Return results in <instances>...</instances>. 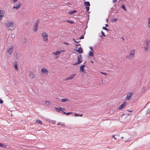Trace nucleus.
I'll list each match as a JSON object with an SVG mask.
<instances>
[{
  "instance_id": "473e14b6",
  "label": "nucleus",
  "mask_w": 150,
  "mask_h": 150,
  "mask_svg": "<svg viewBox=\"0 0 150 150\" xmlns=\"http://www.w3.org/2000/svg\"><path fill=\"white\" fill-rule=\"evenodd\" d=\"M57 125H60L62 126H64V124L63 123V124H60V123H59L57 124Z\"/></svg>"
},
{
  "instance_id": "8fccbe9b",
  "label": "nucleus",
  "mask_w": 150,
  "mask_h": 150,
  "mask_svg": "<svg viewBox=\"0 0 150 150\" xmlns=\"http://www.w3.org/2000/svg\"><path fill=\"white\" fill-rule=\"evenodd\" d=\"M112 137L113 138H114L115 139H117L115 137V136H114V135H112Z\"/></svg>"
},
{
  "instance_id": "6ab92c4d",
  "label": "nucleus",
  "mask_w": 150,
  "mask_h": 150,
  "mask_svg": "<svg viewBox=\"0 0 150 150\" xmlns=\"http://www.w3.org/2000/svg\"><path fill=\"white\" fill-rule=\"evenodd\" d=\"M35 122L37 123L39 125H41L42 124V122L39 120H36Z\"/></svg>"
},
{
  "instance_id": "774afa93",
  "label": "nucleus",
  "mask_w": 150,
  "mask_h": 150,
  "mask_svg": "<svg viewBox=\"0 0 150 150\" xmlns=\"http://www.w3.org/2000/svg\"><path fill=\"white\" fill-rule=\"evenodd\" d=\"M57 99H58V100H59V99H58V98H57Z\"/></svg>"
},
{
  "instance_id": "4be33fe9",
  "label": "nucleus",
  "mask_w": 150,
  "mask_h": 150,
  "mask_svg": "<svg viewBox=\"0 0 150 150\" xmlns=\"http://www.w3.org/2000/svg\"><path fill=\"white\" fill-rule=\"evenodd\" d=\"M76 10H74L73 11H69V13L70 14H72L75 13H76Z\"/></svg>"
},
{
  "instance_id": "bf43d9fd",
  "label": "nucleus",
  "mask_w": 150,
  "mask_h": 150,
  "mask_svg": "<svg viewBox=\"0 0 150 150\" xmlns=\"http://www.w3.org/2000/svg\"><path fill=\"white\" fill-rule=\"evenodd\" d=\"M100 37L101 38H103V36H102L101 35H100Z\"/></svg>"
},
{
  "instance_id": "20e7f679",
  "label": "nucleus",
  "mask_w": 150,
  "mask_h": 150,
  "mask_svg": "<svg viewBox=\"0 0 150 150\" xmlns=\"http://www.w3.org/2000/svg\"><path fill=\"white\" fill-rule=\"evenodd\" d=\"M15 5L16 6H14L13 7V8L16 9V10H18L19 8L21 6V3H20V4H16Z\"/></svg>"
},
{
  "instance_id": "a211bd4d",
  "label": "nucleus",
  "mask_w": 150,
  "mask_h": 150,
  "mask_svg": "<svg viewBox=\"0 0 150 150\" xmlns=\"http://www.w3.org/2000/svg\"><path fill=\"white\" fill-rule=\"evenodd\" d=\"M38 27V25H35L34 28L33 29L34 31L35 32H37V31Z\"/></svg>"
},
{
  "instance_id": "4c0bfd02",
  "label": "nucleus",
  "mask_w": 150,
  "mask_h": 150,
  "mask_svg": "<svg viewBox=\"0 0 150 150\" xmlns=\"http://www.w3.org/2000/svg\"><path fill=\"white\" fill-rule=\"evenodd\" d=\"M103 29H104V30H105L107 31H108V30L106 28V27H103Z\"/></svg>"
},
{
  "instance_id": "79ce46f5",
  "label": "nucleus",
  "mask_w": 150,
  "mask_h": 150,
  "mask_svg": "<svg viewBox=\"0 0 150 150\" xmlns=\"http://www.w3.org/2000/svg\"><path fill=\"white\" fill-rule=\"evenodd\" d=\"M101 33H102V34L103 36H106L105 35L104 33L102 31H101Z\"/></svg>"
},
{
  "instance_id": "f03ea898",
  "label": "nucleus",
  "mask_w": 150,
  "mask_h": 150,
  "mask_svg": "<svg viewBox=\"0 0 150 150\" xmlns=\"http://www.w3.org/2000/svg\"><path fill=\"white\" fill-rule=\"evenodd\" d=\"M13 25V23L12 21H9L6 24V27L7 28L12 27Z\"/></svg>"
},
{
  "instance_id": "412c9836",
  "label": "nucleus",
  "mask_w": 150,
  "mask_h": 150,
  "mask_svg": "<svg viewBox=\"0 0 150 150\" xmlns=\"http://www.w3.org/2000/svg\"><path fill=\"white\" fill-rule=\"evenodd\" d=\"M61 101L62 102H65L67 101H69V100L67 98L62 99Z\"/></svg>"
},
{
  "instance_id": "f3484780",
  "label": "nucleus",
  "mask_w": 150,
  "mask_h": 150,
  "mask_svg": "<svg viewBox=\"0 0 150 150\" xmlns=\"http://www.w3.org/2000/svg\"><path fill=\"white\" fill-rule=\"evenodd\" d=\"M147 25L148 28H150V17H149L148 19Z\"/></svg>"
},
{
  "instance_id": "7ed1b4c3",
  "label": "nucleus",
  "mask_w": 150,
  "mask_h": 150,
  "mask_svg": "<svg viewBox=\"0 0 150 150\" xmlns=\"http://www.w3.org/2000/svg\"><path fill=\"white\" fill-rule=\"evenodd\" d=\"M13 46H11L7 50V52L9 53L10 55L11 54L13 51Z\"/></svg>"
},
{
  "instance_id": "49530a36",
  "label": "nucleus",
  "mask_w": 150,
  "mask_h": 150,
  "mask_svg": "<svg viewBox=\"0 0 150 150\" xmlns=\"http://www.w3.org/2000/svg\"><path fill=\"white\" fill-rule=\"evenodd\" d=\"M147 112L148 113H150V108L148 109L147 110Z\"/></svg>"
},
{
  "instance_id": "f8f14e48",
  "label": "nucleus",
  "mask_w": 150,
  "mask_h": 150,
  "mask_svg": "<svg viewBox=\"0 0 150 150\" xmlns=\"http://www.w3.org/2000/svg\"><path fill=\"white\" fill-rule=\"evenodd\" d=\"M30 76L32 78H34L35 77V74L32 72H30L29 74Z\"/></svg>"
},
{
  "instance_id": "b1692460",
  "label": "nucleus",
  "mask_w": 150,
  "mask_h": 150,
  "mask_svg": "<svg viewBox=\"0 0 150 150\" xmlns=\"http://www.w3.org/2000/svg\"><path fill=\"white\" fill-rule=\"evenodd\" d=\"M146 45H149V44L150 43V40H146L145 42Z\"/></svg>"
},
{
  "instance_id": "603ef678",
  "label": "nucleus",
  "mask_w": 150,
  "mask_h": 150,
  "mask_svg": "<svg viewBox=\"0 0 150 150\" xmlns=\"http://www.w3.org/2000/svg\"><path fill=\"white\" fill-rule=\"evenodd\" d=\"M132 55L134 54V51H133L132 50Z\"/></svg>"
},
{
  "instance_id": "dca6fc26",
  "label": "nucleus",
  "mask_w": 150,
  "mask_h": 150,
  "mask_svg": "<svg viewBox=\"0 0 150 150\" xmlns=\"http://www.w3.org/2000/svg\"><path fill=\"white\" fill-rule=\"evenodd\" d=\"M85 66V65H83L81 66L80 67V71L81 72L82 71H83V70H84V68Z\"/></svg>"
},
{
  "instance_id": "338daca9",
  "label": "nucleus",
  "mask_w": 150,
  "mask_h": 150,
  "mask_svg": "<svg viewBox=\"0 0 150 150\" xmlns=\"http://www.w3.org/2000/svg\"><path fill=\"white\" fill-rule=\"evenodd\" d=\"M121 138H122H122H123V137H121Z\"/></svg>"
},
{
  "instance_id": "a18cd8bd",
  "label": "nucleus",
  "mask_w": 150,
  "mask_h": 150,
  "mask_svg": "<svg viewBox=\"0 0 150 150\" xmlns=\"http://www.w3.org/2000/svg\"><path fill=\"white\" fill-rule=\"evenodd\" d=\"M25 41L23 42V43H25L27 41V39L26 38H24Z\"/></svg>"
},
{
  "instance_id": "39448f33",
  "label": "nucleus",
  "mask_w": 150,
  "mask_h": 150,
  "mask_svg": "<svg viewBox=\"0 0 150 150\" xmlns=\"http://www.w3.org/2000/svg\"><path fill=\"white\" fill-rule=\"evenodd\" d=\"M76 74H75L71 75L70 77H68L65 80H71L73 79L74 78V76L76 75Z\"/></svg>"
},
{
  "instance_id": "de8ad7c7",
  "label": "nucleus",
  "mask_w": 150,
  "mask_h": 150,
  "mask_svg": "<svg viewBox=\"0 0 150 150\" xmlns=\"http://www.w3.org/2000/svg\"><path fill=\"white\" fill-rule=\"evenodd\" d=\"M90 50L93 52V48L91 46L90 47Z\"/></svg>"
},
{
  "instance_id": "a878e982",
  "label": "nucleus",
  "mask_w": 150,
  "mask_h": 150,
  "mask_svg": "<svg viewBox=\"0 0 150 150\" xmlns=\"http://www.w3.org/2000/svg\"><path fill=\"white\" fill-rule=\"evenodd\" d=\"M117 19L116 18H112L111 20V22H115L117 21Z\"/></svg>"
},
{
  "instance_id": "a19ab883",
  "label": "nucleus",
  "mask_w": 150,
  "mask_h": 150,
  "mask_svg": "<svg viewBox=\"0 0 150 150\" xmlns=\"http://www.w3.org/2000/svg\"><path fill=\"white\" fill-rule=\"evenodd\" d=\"M51 122L52 123L54 124H55V122H56L55 121L52 120H51V122Z\"/></svg>"
},
{
  "instance_id": "e433bc0d",
  "label": "nucleus",
  "mask_w": 150,
  "mask_h": 150,
  "mask_svg": "<svg viewBox=\"0 0 150 150\" xmlns=\"http://www.w3.org/2000/svg\"><path fill=\"white\" fill-rule=\"evenodd\" d=\"M67 21L69 22V23H70L71 24H73L74 23V22L72 21L67 20Z\"/></svg>"
},
{
  "instance_id": "e2e57ef3",
  "label": "nucleus",
  "mask_w": 150,
  "mask_h": 150,
  "mask_svg": "<svg viewBox=\"0 0 150 150\" xmlns=\"http://www.w3.org/2000/svg\"><path fill=\"white\" fill-rule=\"evenodd\" d=\"M91 62L92 63H93V61H91Z\"/></svg>"
},
{
  "instance_id": "5701e85b",
  "label": "nucleus",
  "mask_w": 150,
  "mask_h": 150,
  "mask_svg": "<svg viewBox=\"0 0 150 150\" xmlns=\"http://www.w3.org/2000/svg\"><path fill=\"white\" fill-rule=\"evenodd\" d=\"M14 67L16 70H18L17 62H15Z\"/></svg>"
},
{
  "instance_id": "423d86ee",
  "label": "nucleus",
  "mask_w": 150,
  "mask_h": 150,
  "mask_svg": "<svg viewBox=\"0 0 150 150\" xmlns=\"http://www.w3.org/2000/svg\"><path fill=\"white\" fill-rule=\"evenodd\" d=\"M131 97V92L129 93L127 95L126 98V100H127L129 99Z\"/></svg>"
},
{
  "instance_id": "c03bdc74",
  "label": "nucleus",
  "mask_w": 150,
  "mask_h": 150,
  "mask_svg": "<svg viewBox=\"0 0 150 150\" xmlns=\"http://www.w3.org/2000/svg\"><path fill=\"white\" fill-rule=\"evenodd\" d=\"M3 103V100L1 98H0V103L1 104H2Z\"/></svg>"
},
{
  "instance_id": "864d4df0",
  "label": "nucleus",
  "mask_w": 150,
  "mask_h": 150,
  "mask_svg": "<svg viewBox=\"0 0 150 150\" xmlns=\"http://www.w3.org/2000/svg\"><path fill=\"white\" fill-rule=\"evenodd\" d=\"M130 139H129V140L128 139V140H124V141H125V142H128L130 141Z\"/></svg>"
},
{
  "instance_id": "69168bd1",
  "label": "nucleus",
  "mask_w": 150,
  "mask_h": 150,
  "mask_svg": "<svg viewBox=\"0 0 150 150\" xmlns=\"http://www.w3.org/2000/svg\"><path fill=\"white\" fill-rule=\"evenodd\" d=\"M129 112H131V110H130V111H129Z\"/></svg>"
},
{
  "instance_id": "58836bf2",
  "label": "nucleus",
  "mask_w": 150,
  "mask_h": 150,
  "mask_svg": "<svg viewBox=\"0 0 150 150\" xmlns=\"http://www.w3.org/2000/svg\"><path fill=\"white\" fill-rule=\"evenodd\" d=\"M73 40H74V41H75V42L76 43H78V42H80V41H78V40H75L74 39H73Z\"/></svg>"
},
{
  "instance_id": "c756f323",
  "label": "nucleus",
  "mask_w": 150,
  "mask_h": 150,
  "mask_svg": "<svg viewBox=\"0 0 150 150\" xmlns=\"http://www.w3.org/2000/svg\"><path fill=\"white\" fill-rule=\"evenodd\" d=\"M83 115V114H80V115H79L78 114H77V113H75V116H80V117H81Z\"/></svg>"
},
{
  "instance_id": "7c9ffc66",
  "label": "nucleus",
  "mask_w": 150,
  "mask_h": 150,
  "mask_svg": "<svg viewBox=\"0 0 150 150\" xmlns=\"http://www.w3.org/2000/svg\"><path fill=\"white\" fill-rule=\"evenodd\" d=\"M121 8H123L124 10L126 11H127L125 7V5L124 4L121 7Z\"/></svg>"
},
{
  "instance_id": "bb28decb",
  "label": "nucleus",
  "mask_w": 150,
  "mask_h": 150,
  "mask_svg": "<svg viewBox=\"0 0 150 150\" xmlns=\"http://www.w3.org/2000/svg\"><path fill=\"white\" fill-rule=\"evenodd\" d=\"M116 4H115L114 6H113V7H112L111 8V11H114V9H115V8H116Z\"/></svg>"
},
{
  "instance_id": "37998d69",
  "label": "nucleus",
  "mask_w": 150,
  "mask_h": 150,
  "mask_svg": "<svg viewBox=\"0 0 150 150\" xmlns=\"http://www.w3.org/2000/svg\"><path fill=\"white\" fill-rule=\"evenodd\" d=\"M84 37L83 35H81L79 38L80 39H81L84 38Z\"/></svg>"
},
{
  "instance_id": "4d7b16f0",
  "label": "nucleus",
  "mask_w": 150,
  "mask_h": 150,
  "mask_svg": "<svg viewBox=\"0 0 150 150\" xmlns=\"http://www.w3.org/2000/svg\"><path fill=\"white\" fill-rule=\"evenodd\" d=\"M81 72H83L84 73H86V70H85L84 69V70H83V71H82Z\"/></svg>"
},
{
  "instance_id": "6e6552de",
  "label": "nucleus",
  "mask_w": 150,
  "mask_h": 150,
  "mask_svg": "<svg viewBox=\"0 0 150 150\" xmlns=\"http://www.w3.org/2000/svg\"><path fill=\"white\" fill-rule=\"evenodd\" d=\"M76 51L78 52L79 53L81 54L83 53V51L81 47H80L78 49L76 50Z\"/></svg>"
},
{
  "instance_id": "9b49d317",
  "label": "nucleus",
  "mask_w": 150,
  "mask_h": 150,
  "mask_svg": "<svg viewBox=\"0 0 150 150\" xmlns=\"http://www.w3.org/2000/svg\"><path fill=\"white\" fill-rule=\"evenodd\" d=\"M55 110H57L59 112L60 111H62V109H64V110H65V109L64 108H62V107H60L59 108H55Z\"/></svg>"
},
{
  "instance_id": "ddd939ff",
  "label": "nucleus",
  "mask_w": 150,
  "mask_h": 150,
  "mask_svg": "<svg viewBox=\"0 0 150 150\" xmlns=\"http://www.w3.org/2000/svg\"><path fill=\"white\" fill-rule=\"evenodd\" d=\"M41 36L43 37H48V35L47 34L45 33H43L41 34Z\"/></svg>"
},
{
  "instance_id": "5fc2aeb1",
  "label": "nucleus",
  "mask_w": 150,
  "mask_h": 150,
  "mask_svg": "<svg viewBox=\"0 0 150 150\" xmlns=\"http://www.w3.org/2000/svg\"><path fill=\"white\" fill-rule=\"evenodd\" d=\"M117 0H113V2H114V3H115L116 2H117Z\"/></svg>"
},
{
  "instance_id": "72a5a7b5",
  "label": "nucleus",
  "mask_w": 150,
  "mask_h": 150,
  "mask_svg": "<svg viewBox=\"0 0 150 150\" xmlns=\"http://www.w3.org/2000/svg\"><path fill=\"white\" fill-rule=\"evenodd\" d=\"M131 51L130 52V54H129V56L128 57V56H127L126 57L128 59H129V58H131Z\"/></svg>"
},
{
  "instance_id": "6e6d98bb",
  "label": "nucleus",
  "mask_w": 150,
  "mask_h": 150,
  "mask_svg": "<svg viewBox=\"0 0 150 150\" xmlns=\"http://www.w3.org/2000/svg\"><path fill=\"white\" fill-rule=\"evenodd\" d=\"M64 43L65 44L67 45H69V44L68 43H67L66 42H64Z\"/></svg>"
},
{
  "instance_id": "2eb2a0df",
  "label": "nucleus",
  "mask_w": 150,
  "mask_h": 150,
  "mask_svg": "<svg viewBox=\"0 0 150 150\" xmlns=\"http://www.w3.org/2000/svg\"><path fill=\"white\" fill-rule=\"evenodd\" d=\"M84 4V5L86 6H90V4L88 1H85Z\"/></svg>"
},
{
  "instance_id": "2f4dec72",
  "label": "nucleus",
  "mask_w": 150,
  "mask_h": 150,
  "mask_svg": "<svg viewBox=\"0 0 150 150\" xmlns=\"http://www.w3.org/2000/svg\"><path fill=\"white\" fill-rule=\"evenodd\" d=\"M72 112H68L67 113H66L65 112H64L63 113L65 115H69L71 113H72Z\"/></svg>"
},
{
  "instance_id": "ea45409f",
  "label": "nucleus",
  "mask_w": 150,
  "mask_h": 150,
  "mask_svg": "<svg viewBox=\"0 0 150 150\" xmlns=\"http://www.w3.org/2000/svg\"><path fill=\"white\" fill-rule=\"evenodd\" d=\"M113 12L115 13H117V9H114V11Z\"/></svg>"
},
{
  "instance_id": "f257e3e1",
  "label": "nucleus",
  "mask_w": 150,
  "mask_h": 150,
  "mask_svg": "<svg viewBox=\"0 0 150 150\" xmlns=\"http://www.w3.org/2000/svg\"><path fill=\"white\" fill-rule=\"evenodd\" d=\"M82 62V57L81 55L80 54L78 57V60L77 62L75 63H73L72 64L74 65H76L80 64Z\"/></svg>"
},
{
  "instance_id": "f704fd0d",
  "label": "nucleus",
  "mask_w": 150,
  "mask_h": 150,
  "mask_svg": "<svg viewBox=\"0 0 150 150\" xmlns=\"http://www.w3.org/2000/svg\"><path fill=\"white\" fill-rule=\"evenodd\" d=\"M40 22V21L39 20V19H38V20L37 21H36V22L35 23V25H38V24H39V23Z\"/></svg>"
},
{
  "instance_id": "393cba45",
  "label": "nucleus",
  "mask_w": 150,
  "mask_h": 150,
  "mask_svg": "<svg viewBox=\"0 0 150 150\" xmlns=\"http://www.w3.org/2000/svg\"><path fill=\"white\" fill-rule=\"evenodd\" d=\"M6 146L3 144L0 143V147L6 148Z\"/></svg>"
},
{
  "instance_id": "13d9d810",
  "label": "nucleus",
  "mask_w": 150,
  "mask_h": 150,
  "mask_svg": "<svg viewBox=\"0 0 150 150\" xmlns=\"http://www.w3.org/2000/svg\"><path fill=\"white\" fill-rule=\"evenodd\" d=\"M101 73L105 75H106L107 74H106L105 73H103V72H101Z\"/></svg>"
},
{
  "instance_id": "052dcab7",
  "label": "nucleus",
  "mask_w": 150,
  "mask_h": 150,
  "mask_svg": "<svg viewBox=\"0 0 150 150\" xmlns=\"http://www.w3.org/2000/svg\"><path fill=\"white\" fill-rule=\"evenodd\" d=\"M105 25V27H108V24H106Z\"/></svg>"
},
{
  "instance_id": "09e8293b",
  "label": "nucleus",
  "mask_w": 150,
  "mask_h": 150,
  "mask_svg": "<svg viewBox=\"0 0 150 150\" xmlns=\"http://www.w3.org/2000/svg\"><path fill=\"white\" fill-rule=\"evenodd\" d=\"M45 103L47 105H49V102L47 101L45 102Z\"/></svg>"
},
{
  "instance_id": "0eeeda50",
  "label": "nucleus",
  "mask_w": 150,
  "mask_h": 150,
  "mask_svg": "<svg viewBox=\"0 0 150 150\" xmlns=\"http://www.w3.org/2000/svg\"><path fill=\"white\" fill-rule=\"evenodd\" d=\"M41 72L43 73H44L45 74H47L48 72V71L47 70V69H46L42 68L41 70Z\"/></svg>"
},
{
  "instance_id": "1a4fd4ad",
  "label": "nucleus",
  "mask_w": 150,
  "mask_h": 150,
  "mask_svg": "<svg viewBox=\"0 0 150 150\" xmlns=\"http://www.w3.org/2000/svg\"><path fill=\"white\" fill-rule=\"evenodd\" d=\"M125 102L123 104H122L119 107V110L125 107Z\"/></svg>"
},
{
  "instance_id": "aec40b11",
  "label": "nucleus",
  "mask_w": 150,
  "mask_h": 150,
  "mask_svg": "<svg viewBox=\"0 0 150 150\" xmlns=\"http://www.w3.org/2000/svg\"><path fill=\"white\" fill-rule=\"evenodd\" d=\"M144 51H148L149 49V45H146V47H144Z\"/></svg>"
},
{
  "instance_id": "680f3d73",
  "label": "nucleus",
  "mask_w": 150,
  "mask_h": 150,
  "mask_svg": "<svg viewBox=\"0 0 150 150\" xmlns=\"http://www.w3.org/2000/svg\"><path fill=\"white\" fill-rule=\"evenodd\" d=\"M80 45V44H76V46H79V45Z\"/></svg>"
},
{
  "instance_id": "0e129e2a",
  "label": "nucleus",
  "mask_w": 150,
  "mask_h": 150,
  "mask_svg": "<svg viewBox=\"0 0 150 150\" xmlns=\"http://www.w3.org/2000/svg\"><path fill=\"white\" fill-rule=\"evenodd\" d=\"M64 109H62V111H64Z\"/></svg>"
},
{
  "instance_id": "9d476101",
  "label": "nucleus",
  "mask_w": 150,
  "mask_h": 150,
  "mask_svg": "<svg viewBox=\"0 0 150 150\" xmlns=\"http://www.w3.org/2000/svg\"><path fill=\"white\" fill-rule=\"evenodd\" d=\"M4 14V11L0 9V17L2 18Z\"/></svg>"
},
{
  "instance_id": "3c124183",
  "label": "nucleus",
  "mask_w": 150,
  "mask_h": 150,
  "mask_svg": "<svg viewBox=\"0 0 150 150\" xmlns=\"http://www.w3.org/2000/svg\"><path fill=\"white\" fill-rule=\"evenodd\" d=\"M12 0L13 1V2L14 3H15V2H16L18 1V0Z\"/></svg>"
},
{
  "instance_id": "c85d7f7f",
  "label": "nucleus",
  "mask_w": 150,
  "mask_h": 150,
  "mask_svg": "<svg viewBox=\"0 0 150 150\" xmlns=\"http://www.w3.org/2000/svg\"><path fill=\"white\" fill-rule=\"evenodd\" d=\"M47 37H43V41H45V42H47L48 40Z\"/></svg>"
},
{
  "instance_id": "4468645a",
  "label": "nucleus",
  "mask_w": 150,
  "mask_h": 150,
  "mask_svg": "<svg viewBox=\"0 0 150 150\" xmlns=\"http://www.w3.org/2000/svg\"><path fill=\"white\" fill-rule=\"evenodd\" d=\"M61 51H57L56 52H53V54L54 55H56V56L58 55L59 54L61 53Z\"/></svg>"
},
{
  "instance_id": "cd10ccee",
  "label": "nucleus",
  "mask_w": 150,
  "mask_h": 150,
  "mask_svg": "<svg viewBox=\"0 0 150 150\" xmlns=\"http://www.w3.org/2000/svg\"><path fill=\"white\" fill-rule=\"evenodd\" d=\"M89 55L90 56L92 57V56H93V54L92 52H91V51H90L89 53Z\"/></svg>"
},
{
  "instance_id": "c9c22d12",
  "label": "nucleus",
  "mask_w": 150,
  "mask_h": 150,
  "mask_svg": "<svg viewBox=\"0 0 150 150\" xmlns=\"http://www.w3.org/2000/svg\"><path fill=\"white\" fill-rule=\"evenodd\" d=\"M86 11L87 12H88L89 10V8H90L89 6H86Z\"/></svg>"
}]
</instances>
